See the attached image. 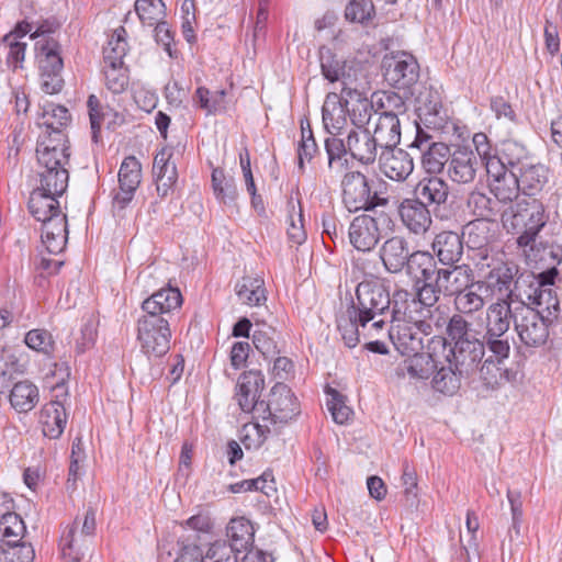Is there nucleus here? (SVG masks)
Listing matches in <instances>:
<instances>
[{
	"label": "nucleus",
	"instance_id": "nucleus-1",
	"mask_svg": "<svg viewBox=\"0 0 562 562\" xmlns=\"http://www.w3.org/2000/svg\"><path fill=\"white\" fill-rule=\"evenodd\" d=\"M182 304L177 288H164L142 303L144 315L137 321V340L148 358H160L170 349L171 330L168 317Z\"/></svg>",
	"mask_w": 562,
	"mask_h": 562
},
{
	"label": "nucleus",
	"instance_id": "nucleus-2",
	"mask_svg": "<svg viewBox=\"0 0 562 562\" xmlns=\"http://www.w3.org/2000/svg\"><path fill=\"white\" fill-rule=\"evenodd\" d=\"M519 296H521L520 282H517L513 292L498 297L486 307L480 339L487 345V352H494L497 356L510 353L514 341L510 325L515 323L514 313H516Z\"/></svg>",
	"mask_w": 562,
	"mask_h": 562
},
{
	"label": "nucleus",
	"instance_id": "nucleus-3",
	"mask_svg": "<svg viewBox=\"0 0 562 562\" xmlns=\"http://www.w3.org/2000/svg\"><path fill=\"white\" fill-rule=\"evenodd\" d=\"M63 140L60 135L49 140H38L36 147L38 184L35 188L53 195H63L68 187L70 148L69 145L56 143Z\"/></svg>",
	"mask_w": 562,
	"mask_h": 562
},
{
	"label": "nucleus",
	"instance_id": "nucleus-4",
	"mask_svg": "<svg viewBox=\"0 0 562 562\" xmlns=\"http://www.w3.org/2000/svg\"><path fill=\"white\" fill-rule=\"evenodd\" d=\"M543 203L538 199H522L502 212V223L508 233L518 234L517 245L536 250V239L548 222Z\"/></svg>",
	"mask_w": 562,
	"mask_h": 562
},
{
	"label": "nucleus",
	"instance_id": "nucleus-5",
	"mask_svg": "<svg viewBox=\"0 0 562 562\" xmlns=\"http://www.w3.org/2000/svg\"><path fill=\"white\" fill-rule=\"evenodd\" d=\"M392 296L387 288L378 279H364L356 288V300L352 301L351 312L353 317L362 325L363 331L367 324L373 318L389 316Z\"/></svg>",
	"mask_w": 562,
	"mask_h": 562
},
{
	"label": "nucleus",
	"instance_id": "nucleus-6",
	"mask_svg": "<svg viewBox=\"0 0 562 562\" xmlns=\"http://www.w3.org/2000/svg\"><path fill=\"white\" fill-rule=\"evenodd\" d=\"M515 312L514 329L521 344L527 348H539L546 345L549 338V327L553 324L550 322V317L542 316L540 312L526 303L522 293L518 297Z\"/></svg>",
	"mask_w": 562,
	"mask_h": 562
},
{
	"label": "nucleus",
	"instance_id": "nucleus-7",
	"mask_svg": "<svg viewBox=\"0 0 562 562\" xmlns=\"http://www.w3.org/2000/svg\"><path fill=\"white\" fill-rule=\"evenodd\" d=\"M392 220L383 210L369 211L356 216L349 226L350 244L358 250L370 254L381 239V233L390 228Z\"/></svg>",
	"mask_w": 562,
	"mask_h": 562
},
{
	"label": "nucleus",
	"instance_id": "nucleus-8",
	"mask_svg": "<svg viewBox=\"0 0 562 562\" xmlns=\"http://www.w3.org/2000/svg\"><path fill=\"white\" fill-rule=\"evenodd\" d=\"M342 203L349 212L375 211L386 206L389 199L372 191L369 179L360 171L347 172L341 181Z\"/></svg>",
	"mask_w": 562,
	"mask_h": 562
},
{
	"label": "nucleus",
	"instance_id": "nucleus-9",
	"mask_svg": "<svg viewBox=\"0 0 562 562\" xmlns=\"http://www.w3.org/2000/svg\"><path fill=\"white\" fill-rule=\"evenodd\" d=\"M95 531V509L89 507L83 517L77 516L60 537L61 557L66 562H80L90 544Z\"/></svg>",
	"mask_w": 562,
	"mask_h": 562
},
{
	"label": "nucleus",
	"instance_id": "nucleus-10",
	"mask_svg": "<svg viewBox=\"0 0 562 562\" xmlns=\"http://www.w3.org/2000/svg\"><path fill=\"white\" fill-rule=\"evenodd\" d=\"M498 225L495 221L476 218L469 222L462 231V238L472 252L474 265H487L491 257L495 256L494 245L497 240Z\"/></svg>",
	"mask_w": 562,
	"mask_h": 562
},
{
	"label": "nucleus",
	"instance_id": "nucleus-11",
	"mask_svg": "<svg viewBox=\"0 0 562 562\" xmlns=\"http://www.w3.org/2000/svg\"><path fill=\"white\" fill-rule=\"evenodd\" d=\"M262 413H267L263 419H270L273 424H285L293 419L300 413V406L291 389L278 382L270 390L267 402H265Z\"/></svg>",
	"mask_w": 562,
	"mask_h": 562
},
{
	"label": "nucleus",
	"instance_id": "nucleus-12",
	"mask_svg": "<svg viewBox=\"0 0 562 562\" xmlns=\"http://www.w3.org/2000/svg\"><path fill=\"white\" fill-rule=\"evenodd\" d=\"M390 323H409L419 324L422 327H426L427 318L431 316L428 314V310L422 306L416 300L414 293L406 289H396L392 294V303L390 310Z\"/></svg>",
	"mask_w": 562,
	"mask_h": 562
},
{
	"label": "nucleus",
	"instance_id": "nucleus-13",
	"mask_svg": "<svg viewBox=\"0 0 562 562\" xmlns=\"http://www.w3.org/2000/svg\"><path fill=\"white\" fill-rule=\"evenodd\" d=\"M384 79L397 89H409L419 78V66L408 53H398L383 60Z\"/></svg>",
	"mask_w": 562,
	"mask_h": 562
},
{
	"label": "nucleus",
	"instance_id": "nucleus-14",
	"mask_svg": "<svg viewBox=\"0 0 562 562\" xmlns=\"http://www.w3.org/2000/svg\"><path fill=\"white\" fill-rule=\"evenodd\" d=\"M490 190L499 203L513 202L521 192L517 171L502 166L499 160L487 162Z\"/></svg>",
	"mask_w": 562,
	"mask_h": 562
},
{
	"label": "nucleus",
	"instance_id": "nucleus-15",
	"mask_svg": "<svg viewBox=\"0 0 562 562\" xmlns=\"http://www.w3.org/2000/svg\"><path fill=\"white\" fill-rule=\"evenodd\" d=\"M486 262L487 265H475L480 270L485 268L490 269L484 276V284L486 283V288L491 289L493 292L508 295L509 292H513L516 289L517 282H520V292H524L522 285L527 284V279H525V277H520L515 282V286L513 289L510 288L514 277L518 271L514 263L504 262L495 256L491 257Z\"/></svg>",
	"mask_w": 562,
	"mask_h": 562
},
{
	"label": "nucleus",
	"instance_id": "nucleus-16",
	"mask_svg": "<svg viewBox=\"0 0 562 562\" xmlns=\"http://www.w3.org/2000/svg\"><path fill=\"white\" fill-rule=\"evenodd\" d=\"M487 352V345L483 344L480 338L470 339L453 345L446 356L457 370L463 372L469 378L475 374L479 366Z\"/></svg>",
	"mask_w": 562,
	"mask_h": 562
},
{
	"label": "nucleus",
	"instance_id": "nucleus-17",
	"mask_svg": "<svg viewBox=\"0 0 562 562\" xmlns=\"http://www.w3.org/2000/svg\"><path fill=\"white\" fill-rule=\"evenodd\" d=\"M387 333L393 345L402 355H411L423 349V335L430 334V324H426L424 328L419 324L391 323Z\"/></svg>",
	"mask_w": 562,
	"mask_h": 562
},
{
	"label": "nucleus",
	"instance_id": "nucleus-18",
	"mask_svg": "<svg viewBox=\"0 0 562 562\" xmlns=\"http://www.w3.org/2000/svg\"><path fill=\"white\" fill-rule=\"evenodd\" d=\"M413 256L408 240L403 236H392L383 241L379 258L384 269L392 274L401 273Z\"/></svg>",
	"mask_w": 562,
	"mask_h": 562
},
{
	"label": "nucleus",
	"instance_id": "nucleus-19",
	"mask_svg": "<svg viewBox=\"0 0 562 562\" xmlns=\"http://www.w3.org/2000/svg\"><path fill=\"white\" fill-rule=\"evenodd\" d=\"M379 168L389 179L402 182L413 172L414 162L407 151L395 146L381 149Z\"/></svg>",
	"mask_w": 562,
	"mask_h": 562
},
{
	"label": "nucleus",
	"instance_id": "nucleus-20",
	"mask_svg": "<svg viewBox=\"0 0 562 562\" xmlns=\"http://www.w3.org/2000/svg\"><path fill=\"white\" fill-rule=\"evenodd\" d=\"M412 147H417L423 150L422 166L429 175L441 172L445 165L447 162L449 164L451 153L448 145L439 142L428 144V136L419 128Z\"/></svg>",
	"mask_w": 562,
	"mask_h": 562
},
{
	"label": "nucleus",
	"instance_id": "nucleus-21",
	"mask_svg": "<svg viewBox=\"0 0 562 562\" xmlns=\"http://www.w3.org/2000/svg\"><path fill=\"white\" fill-rule=\"evenodd\" d=\"M482 164L474 151L467 146H459L451 154L448 175L457 183L465 184L474 181L476 172Z\"/></svg>",
	"mask_w": 562,
	"mask_h": 562
},
{
	"label": "nucleus",
	"instance_id": "nucleus-22",
	"mask_svg": "<svg viewBox=\"0 0 562 562\" xmlns=\"http://www.w3.org/2000/svg\"><path fill=\"white\" fill-rule=\"evenodd\" d=\"M139 161L133 157H126L119 170V192L114 195V204L124 209L133 199L139 187L142 178Z\"/></svg>",
	"mask_w": 562,
	"mask_h": 562
},
{
	"label": "nucleus",
	"instance_id": "nucleus-23",
	"mask_svg": "<svg viewBox=\"0 0 562 562\" xmlns=\"http://www.w3.org/2000/svg\"><path fill=\"white\" fill-rule=\"evenodd\" d=\"M403 225L413 234H425L431 226L430 211L416 199H404L398 206Z\"/></svg>",
	"mask_w": 562,
	"mask_h": 562
},
{
	"label": "nucleus",
	"instance_id": "nucleus-24",
	"mask_svg": "<svg viewBox=\"0 0 562 562\" xmlns=\"http://www.w3.org/2000/svg\"><path fill=\"white\" fill-rule=\"evenodd\" d=\"M263 380L259 372L249 371L243 373L236 385L235 398L245 413L252 411L260 412L265 406V402H258L260 385Z\"/></svg>",
	"mask_w": 562,
	"mask_h": 562
},
{
	"label": "nucleus",
	"instance_id": "nucleus-25",
	"mask_svg": "<svg viewBox=\"0 0 562 562\" xmlns=\"http://www.w3.org/2000/svg\"><path fill=\"white\" fill-rule=\"evenodd\" d=\"M71 121L69 111L64 105L47 102L43 105L40 125L46 128L47 136L42 137L40 140H49L57 138V135L63 137L60 143L69 145L67 135L64 133L66 127ZM57 140L55 142V144ZM59 143V140H58Z\"/></svg>",
	"mask_w": 562,
	"mask_h": 562
},
{
	"label": "nucleus",
	"instance_id": "nucleus-26",
	"mask_svg": "<svg viewBox=\"0 0 562 562\" xmlns=\"http://www.w3.org/2000/svg\"><path fill=\"white\" fill-rule=\"evenodd\" d=\"M416 102L418 117L427 127L434 130L443 127L446 113L442 110L440 95L437 91L426 89L419 92Z\"/></svg>",
	"mask_w": 562,
	"mask_h": 562
},
{
	"label": "nucleus",
	"instance_id": "nucleus-27",
	"mask_svg": "<svg viewBox=\"0 0 562 562\" xmlns=\"http://www.w3.org/2000/svg\"><path fill=\"white\" fill-rule=\"evenodd\" d=\"M347 148L353 159L362 165H371L376 159L380 146L368 128H360L349 132Z\"/></svg>",
	"mask_w": 562,
	"mask_h": 562
},
{
	"label": "nucleus",
	"instance_id": "nucleus-28",
	"mask_svg": "<svg viewBox=\"0 0 562 562\" xmlns=\"http://www.w3.org/2000/svg\"><path fill=\"white\" fill-rule=\"evenodd\" d=\"M41 222V238L48 252L57 254L61 251L68 238L66 215L63 212L55 213L47 217V220H42Z\"/></svg>",
	"mask_w": 562,
	"mask_h": 562
},
{
	"label": "nucleus",
	"instance_id": "nucleus-29",
	"mask_svg": "<svg viewBox=\"0 0 562 562\" xmlns=\"http://www.w3.org/2000/svg\"><path fill=\"white\" fill-rule=\"evenodd\" d=\"M342 101L347 111H349V119L357 130L366 128L370 122L373 109V102L370 101L366 93L361 91V87L348 88L347 92L342 95Z\"/></svg>",
	"mask_w": 562,
	"mask_h": 562
},
{
	"label": "nucleus",
	"instance_id": "nucleus-30",
	"mask_svg": "<svg viewBox=\"0 0 562 562\" xmlns=\"http://www.w3.org/2000/svg\"><path fill=\"white\" fill-rule=\"evenodd\" d=\"M463 238L451 231L438 233L431 244L432 251L445 266L457 263L463 255Z\"/></svg>",
	"mask_w": 562,
	"mask_h": 562
},
{
	"label": "nucleus",
	"instance_id": "nucleus-31",
	"mask_svg": "<svg viewBox=\"0 0 562 562\" xmlns=\"http://www.w3.org/2000/svg\"><path fill=\"white\" fill-rule=\"evenodd\" d=\"M323 123L331 135H337L347 124L349 111L345 108L342 94L328 92L322 109Z\"/></svg>",
	"mask_w": 562,
	"mask_h": 562
},
{
	"label": "nucleus",
	"instance_id": "nucleus-32",
	"mask_svg": "<svg viewBox=\"0 0 562 562\" xmlns=\"http://www.w3.org/2000/svg\"><path fill=\"white\" fill-rule=\"evenodd\" d=\"M517 175L521 193L530 199H536L549 180V169L542 164L529 162Z\"/></svg>",
	"mask_w": 562,
	"mask_h": 562
},
{
	"label": "nucleus",
	"instance_id": "nucleus-33",
	"mask_svg": "<svg viewBox=\"0 0 562 562\" xmlns=\"http://www.w3.org/2000/svg\"><path fill=\"white\" fill-rule=\"evenodd\" d=\"M43 435L49 439H57L64 432L67 424V414L59 401L46 403L40 415Z\"/></svg>",
	"mask_w": 562,
	"mask_h": 562
},
{
	"label": "nucleus",
	"instance_id": "nucleus-34",
	"mask_svg": "<svg viewBox=\"0 0 562 562\" xmlns=\"http://www.w3.org/2000/svg\"><path fill=\"white\" fill-rule=\"evenodd\" d=\"M522 294L525 302L540 312L542 316L550 317L552 323L558 319L560 303L551 288H529V291L524 290Z\"/></svg>",
	"mask_w": 562,
	"mask_h": 562
},
{
	"label": "nucleus",
	"instance_id": "nucleus-35",
	"mask_svg": "<svg viewBox=\"0 0 562 562\" xmlns=\"http://www.w3.org/2000/svg\"><path fill=\"white\" fill-rule=\"evenodd\" d=\"M231 543H227L236 554L247 553L252 549L255 528L245 517L233 518L226 532Z\"/></svg>",
	"mask_w": 562,
	"mask_h": 562
},
{
	"label": "nucleus",
	"instance_id": "nucleus-36",
	"mask_svg": "<svg viewBox=\"0 0 562 562\" xmlns=\"http://www.w3.org/2000/svg\"><path fill=\"white\" fill-rule=\"evenodd\" d=\"M412 353V357L396 368V374L398 376L407 374L411 379L415 380L428 379L438 368L437 361L431 353L419 351Z\"/></svg>",
	"mask_w": 562,
	"mask_h": 562
},
{
	"label": "nucleus",
	"instance_id": "nucleus-37",
	"mask_svg": "<svg viewBox=\"0 0 562 562\" xmlns=\"http://www.w3.org/2000/svg\"><path fill=\"white\" fill-rule=\"evenodd\" d=\"M449 193L448 183L438 177L425 178L415 188L416 200L422 201L426 206L445 204Z\"/></svg>",
	"mask_w": 562,
	"mask_h": 562
},
{
	"label": "nucleus",
	"instance_id": "nucleus-38",
	"mask_svg": "<svg viewBox=\"0 0 562 562\" xmlns=\"http://www.w3.org/2000/svg\"><path fill=\"white\" fill-rule=\"evenodd\" d=\"M35 50L41 72H61L60 45L55 38L36 41Z\"/></svg>",
	"mask_w": 562,
	"mask_h": 562
},
{
	"label": "nucleus",
	"instance_id": "nucleus-39",
	"mask_svg": "<svg viewBox=\"0 0 562 562\" xmlns=\"http://www.w3.org/2000/svg\"><path fill=\"white\" fill-rule=\"evenodd\" d=\"M238 301L248 306H261L267 301L265 281L260 277L245 276L235 285Z\"/></svg>",
	"mask_w": 562,
	"mask_h": 562
},
{
	"label": "nucleus",
	"instance_id": "nucleus-40",
	"mask_svg": "<svg viewBox=\"0 0 562 562\" xmlns=\"http://www.w3.org/2000/svg\"><path fill=\"white\" fill-rule=\"evenodd\" d=\"M445 361L446 364H442L432 378V387L442 394L453 395L460 390L461 381L469 376L457 370L448 358Z\"/></svg>",
	"mask_w": 562,
	"mask_h": 562
},
{
	"label": "nucleus",
	"instance_id": "nucleus-41",
	"mask_svg": "<svg viewBox=\"0 0 562 562\" xmlns=\"http://www.w3.org/2000/svg\"><path fill=\"white\" fill-rule=\"evenodd\" d=\"M372 135L381 149L397 146L401 142L400 119L380 114Z\"/></svg>",
	"mask_w": 562,
	"mask_h": 562
},
{
	"label": "nucleus",
	"instance_id": "nucleus-42",
	"mask_svg": "<svg viewBox=\"0 0 562 562\" xmlns=\"http://www.w3.org/2000/svg\"><path fill=\"white\" fill-rule=\"evenodd\" d=\"M60 195H53L45 190L34 188L29 199L30 213L40 222L47 220L55 213H60L58 198Z\"/></svg>",
	"mask_w": 562,
	"mask_h": 562
},
{
	"label": "nucleus",
	"instance_id": "nucleus-43",
	"mask_svg": "<svg viewBox=\"0 0 562 562\" xmlns=\"http://www.w3.org/2000/svg\"><path fill=\"white\" fill-rule=\"evenodd\" d=\"M483 289L484 281H477L474 285L457 294L453 297L456 312L471 316L482 311L485 306V300L482 295Z\"/></svg>",
	"mask_w": 562,
	"mask_h": 562
},
{
	"label": "nucleus",
	"instance_id": "nucleus-44",
	"mask_svg": "<svg viewBox=\"0 0 562 562\" xmlns=\"http://www.w3.org/2000/svg\"><path fill=\"white\" fill-rule=\"evenodd\" d=\"M509 355L497 356L494 352H486L476 372L486 386L495 387L499 385L504 378V363L509 358Z\"/></svg>",
	"mask_w": 562,
	"mask_h": 562
},
{
	"label": "nucleus",
	"instance_id": "nucleus-45",
	"mask_svg": "<svg viewBox=\"0 0 562 562\" xmlns=\"http://www.w3.org/2000/svg\"><path fill=\"white\" fill-rule=\"evenodd\" d=\"M10 404L18 413L32 411L38 402V389L29 381L16 382L10 392Z\"/></svg>",
	"mask_w": 562,
	"mask_h": 562
},
{
	"label": "nucleus",
	"instance_id": "nucleus-46",
	"mask_svg": "<svg viewBox=\"0 0 562 562\" xmlns=\"http://www.w3.org/2000/svg\"><path fill=\"white\" fill-rule=\"evenodd\" d=\"M437 268V262L430 252L415 250L404 270L409 277L415 279V282L420 283L436 274Z\"/></svg>",
	"mask_w": 562,
	"mask_h": 562
},
{
	"label": "nucleus",
	"instance_id": "nucleus-47",
	"mask_svg": "<svg viewBox=\"0 0 562 562\" xmlns=\"http://www.w3.org/2000/svg\"><path fill=\"white\" fill-rule=\"evenodd\" d=\"M497 160L505 168L515 171L530 162L526 146L514 139H506L502 143L501 156H497Z\"/></svg>",
	"mask_w": 562,
	"mask_h": 562
},
{
	"label": "nucleus",
	"instance_id": "nucleus-48",
	"mask_svg": "<svg viewBox=\"0 0 562 562\" xmlns=\"http://www.w3.org/2000/svg\"><path fill=\"white\" fill-rule=\"evenodd\" d=\"M467 204L471 213L477 218L494 221L501 213L499 202L481 191H472Z\"/></svg>",
	"mask_w": 562,
	"mask_h": 562
},
{
	"label": "nucleus",
	"instance_id": "nucleus-49",
	"mask_svg": "<svg viewBox=\"0 0 562 562\" xmlns=\"http://www.w3.org/2000/svg\"><path fill=\"white\" fill-rule=\"evenodd\" d=\"M126 31L123 26L116 29L110 37L108 45L103 48L104 66H123L124 57L127 52V42L125 40Z\"/></svg>",
	"mask_w": 562,
	"mask_h": 562
},
{
	"label": "nucleus",
	"instance_id": "nucleus-50",
	"mask_svg": "<svg viewBox=\"0 0 562 562\" xmlns=\"http://www.w3.org/2000/svg\"><path fill=\"white\" fill-rule=\"evenodd\" d=\"M289 227L288 238L293 245H302L306 240V232L303 224V211L301 201L291 196L288 201Z\"/></svg>",
	"mask_w": 562,
	"mask_h": 562
},
{
	"label": "nucleus",
	"instance_id": "nucleus-51",
	"mask_svg": "<svg viewBox=\"0 0 562 562\" xmlns=\"http://www.w3.org/2000/svg\"><path fill=\"white\" fill-rule=\"evenodd\" d=\"M337 329L348 348H355L360 342L362 325L358 321V316L353 317L350 307L337 318Z\"/></svg>",
	"mask_w": 562,
	"mask_h": 562
},
{
	"label": "nucleus",
	"instance_id": "nucleus-52",
	"mask_svg": "<svg viewBox=\"0 0 562 562\" xmlns=\"http://www.w3.org/2000/svg\"><path fill=\"white\" fill-rule=\"evenodd\" d=\"M135 12L145 25L153 26L165 21L166 5L162 0H136Z\"/></svg>",
	"mask_w": 562,
	"mask_h": 562
},
{
	"label": "nucleus",
	"instance_id": "nucleus-53",
	"mask_svg": "<svg viewBox=\"0 0 562 562\" xmlns=\"http://www.w3.org/2000/svg\"><path fill=\"white\" fill-rule=\"evenodd\" d=\"M318 54L323 77L330 83L338 82V70L347 65L348 59L339 58L330 48L326 46H322Z\"/></svg>",
	"mask_w": 562,
	"mask_h": 562
},
{
	"label": "nucleus",
	"instance_id": "nucleus-54",
	"mask_svg": "<svg viewBox=\"0 0 562 562\" xmlns=\"http://www.w3.org/2000/svg\"><path fill=\"white\" fill-rule=\"evenodd\" d=\"M0 531L7 546L19 544L26 531L23 519L14 510L0 519Z\"/></svg>",
	"mask_w": 562,
	"mask_h": 562
},
{
	"label": "nucleus",
	"instance_id": "nucleus-55",
	"mask_svg": "<svg viewBox=\"0 0 562 562\" xmlns=\"http://www.w3.org/2000/svg\"><path fill=\"white\" fill-rule=\"evenodd\" d=\"M465 314L456 312L447 324V335L452 345L476 338L471 334L472 324L465 318Z\"/></svg>",
	"mask_w": 562,
	"mask_h": 562
},
{
	"label": "nucleus",
	"instance_id": "nucleus-56",
	"mask_svg": "<svg viewBox=\"0 0 562 562\" xmlns=\"http://www.w3.org/2000/svg\"><path fill=\"white\" fill-rule=\"evenodd\" d=\"M276 334V330L270 326L254 331L252 344L266 359H272L280 353L274 339Z\"/></svg>",
	"mask_w": 562,
	"mask_h": 562
},
{
	"label": "nucleus",
	"instance_id": "nucleus-57",
	"mask_svg": "<svg viewBox=\"0 0 562 562\" xmlns=\"http://www.w3.org/2000/svg\"><path fill=\"white\" fill-rule=\"evenodd\" d=\"M326 394L328 396L327 408L334 422L339 425L346 424L352 415V409L346 405L345 396L331 387L327 389Z\"/></svg>",
	"mask_w": 562,
	"mask_h": 562
},
{
	"label": "nucleus",
	"instance_id": "nucleus-58",
	"mask_svg": "<svg viewBox=\"0 0 562 562\" xmlns=\"http://www.w3.org/2000/svg\"><path fill=\"white\" fill-rule=\"evenodd\" d=\"M449 273L453 297L479 281L475 280L473 270L467 265L453 266L449 269Z\"/></svg>",
	"mask_w": 562,
	"mask_h": 562
},
{
	"label": "nucleus",
	"instance_id": "nucleus-59",
	"mask_svg": "<svg viewBox=\"0 0 562 562\" xmlns=\"http://www.w3.org/2000/svg\"><path fill=\"white\" fill-rule=\"evenodd\" d=\"M338 82L341 85L339 94L344 95L348 88L352 89L361 87L362 67L356 59L347 60V65L338 70Z\"/></svg>",
	"mask_w": 562,
	"mask_h": 562
},
{
	"label": "nucleus",
	"instance_id": "nucleus-60",
	"mask_svg": "<svg viewBox=\"0 0 562 562\" xmlns=\"http://www.w3.org/2000/svg\"><path fill=\"white\" fill-rule=\"evenodd\" d=\"M268 477H270V472H263L260 476L250 480H243L237 483L231 484L228 490L232 493H243L248 491H260L267 496H271L277 492L276 483L271 480L270 484L259 486V483L268 482Z\"/></svg>",
	"mask_w": 562,
	"mask_h": 562
},
{
	"label": "nucleus",
	"instance_id": "nucleus-61",
	"mask_svg": "<svg viewBox=\"0 0 562 562\" xmlns=\"http://www.w3.org/2000/svg\"><path fill=\"white\" fill-rule=\"evenodd\" d=\"M381 115H394L396 119L407 112V105L403 97L395 92H383L376 101Z\"/></svg>",
	"mask_w": 562,
	"mask_h": 562
},
{
	"label": "nucleus",
	"instance_id": "nucleus-62",
	"mask_svg": "<svg viewBox=\"0 0 562 562\" xmlns=\"http://www.w3.org/2000/svg\"><path fill=\"white\" fill-rule=\"evenodd\" d=\"M105 86L113 93H122L128 86L127 68L123 66H103Z\"/></svg>",
	"mask_w": 562,
	"mask_h": 562
},
{
	"label": "nucleus",
	"instance_id": "nucleus-63",
	"mask_svg": "<svg viewBox=\"0 0 562 562\" xmlns=\"http://www.w3.org/2000/svg\"><path fill=\"white\" fill-rule=\"evenodd\" d=\"M373 13L374 7L371 0H351L345 10L346 19L357 23L369 21Z\"/></svg>",
	"mask_w": 562,
	"mask_h": 562
},
{
	"label": "nucleus",
	"instance_id": "nucleus-64",
	"mask_svg": "<svg viewBox=\"0 0 562 562\" xmlns=\"http://www.w3.org/2000/svg\"><path fill=\"white\" fill-rule=\"evenodd\" d=\"M205 562H238V554L233 552V549L226 541H215L210 546L204 554Z\"/></svg>",
	"mask_w": 562,
	"mask_h": 562
}]
</instances>
